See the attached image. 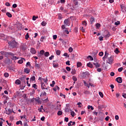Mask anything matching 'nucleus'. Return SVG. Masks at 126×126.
I'll return each mask as SVG.
<instances>
[{
    "mask_svg": "<svg viewBox=\"0 0 126 126\" xmlns=\"http://www.w3.org/2000/svg\"><path fill=\"white\" fill-rule=\"evenodd\" d=\"M84 93L85 94H90V92L88 91H85Z\"/></svg>",
    "mask_w": 126,
    "mask_h": 126,
    "instance_id": "55",
    "label": "nucleus"
},
{
    "mask_svg": "<svg viewBox=\"0 0 126 126\" xmlns=\"http://www.w3.org/2000/svg\"><path fill=\"white\" fill-rule=\"evenodd\" d=\"M24 72L28 74V73H30V69H29V68H25Z\"/></svg>",
    "mask_w": 126,
    "mask_h": 126,
    "instance_id": "13",
    "label": "nucleus"
},
{
    "mask_svg": "<svg viewBox=\"0 0 126 126\" xmlns=\"http://www.w3.org/2000/svg\"><path fill=\"white\" fill-rule=\"evenodd\" d=\"M37 18H38V16H33L32 17V20H33V21H35V20H36V19H37Z\"/></svg>",
    "mask_w": 126,
    "mask_h": 126,
    "instance_id": "48",
    "label": "nucleus"
},
{
    "mask_svg": "<svg viewBox=\"0 0 126 126\" xmlns=\"http://www.w3.org/2000/svg\"><path fill=\"white\" fill-rule=\"evenodd\" d=\"M20 48L23 51H26L27 49V46L25 43H22L20 46Z\"/></svg>",
    "mask_w": 126,
    "mask_h": 126,
    "instance_id": "4",
    "label": "nucleus"
},
{
    "mask_svg": "<svg viewBox=\"0 0 126 126\" xmlns=\"http://www.w3.org/2000/svg\"><path fill=\"white\" fill-rule=\"evenodd\" d=\"M5 110L6 112V115H8V116H9V115H10V114L12 113V110L11 109H9L7 111V110H6V108H5Z\"/></svg>",
    "mask_w": 126,
    "mask_h": 126,
    "instance_id": "8",
    "label": "nucleus"
},
{
    "mask_svg": "<svg viewBox=\"0 0 126 126\" xmlns=\"http://www.w3.org/2000/svg\"><path fill=\"white\" fill-rule=\"evenodd\" d=\"M32 88L34 89H37V85L36 84H32Z\"/></svg>",
    "mask_w": 126,
    "mask_h": 126,
    "instance_id": "47",
    "label": "nucleus"
},
{
    "mask_svg": "<svg viewBox=\"0 0 126 126\" xmlns=\"http://www.w3.org/2000/svg\"><path fill=\"white\" fill-rule=\"evenodd\" d=\"M8 44L13 49H14V48H17V46L18 45V43L16 42L14 39H12L11 41H9Z\"/></svg>",
    "mask_w": 126,
    "mask_h": 126,
    "instance_id": "1",
    "label": "nucleus"
},
{
    "mask_svg": "<svg viewBox=\"0 0 126 126\" xmlns=\"http://www.w3.org/2000/svg\"><path fill=\"white\" fill-rule=\"evenodd\" d=\"M53 64L54 67H59V63H53Z\"/></svg>",
    "mask_w": 126,
    "mask_h": 126,
    "instance_id": "32",
    "label": "nucleus"
},
{
    "mask_svg": "<svg viewBox=\"0 0 126 126\" xmlns=\"http://www.w3.org/2000/svg\"><path fill=\"white\" fill-rule=\"evenodd\" d=\"M71 73V74L74 75V74L76 73V70H75V69H72Z\"/></svg>",
    "mask_w": 126,
    "mask_h": 126,
    "instance_id": "24",
    "label": "nucleus"
},
{
    "mask_svg": "<svg viewBox=\"0 0 126 126\" xmlns=\"http://www.w3.org/2000/svg\"><path fill=\"white\" fill-rule=\"evenodd\" d=\"M68 51L69 53H72V51H73V49H72V47H69L68 49Z\"/></svg>",
    "mask_w": 126,
    "mask_h": 126,
    "instance_id": "46",
    "label": "nucleus"
},
{
    "mask_svg": "<svg viewBox=\"0 0 126 126\" xmlns=\"http://www.w3.org/2000/svg\"><path fill=\"white\" fill-rule=\"evenodd\" d=\"M54 40H57V38H58V35H54L53 36Z\"/></svg>",
    "mask_w": 126,
    "mask_h": 126,
    "instance_id": "57",
    "label": "nucleus"
},
{
    "mask_svg": "<svg viewBox=\"0 0 126 126\" xmlns=\"http://www.w3.org/2000/svg\"><path fill=\"white\" fill-rule=\"evenodd\" d=\"M6 52L5 51H1L0 52V54L2 55V56H4L5 54H6Z\"/></svg>",
    "mask_w": 126,
    "mask_h": 126,
    "instance_id": "50",
    "label": "nucleus"
},
{
    "mask_svg": "<svg viewBox=\"0 0 126 126\" xmlns=\"http://www.w3.org/2000/svg\"><path fill=\"white\" fill-rule=\"evenodd\" d=\"M42 96H47V93H46L45 92H42L41 94H40V97H42Z\"/></svg>",
    "mask_w": 126,
    "mask_h": 126,
    "instance_id": "31",
    "label": "nucleus"
},
{
    "mask_svg": "<svg viewBox=\"0 0 126 126\" xmlns=\"http://www.w3.org/2000/svg\"><path fill=\"white\" fill-rule=\"evenodd\" d=\"M12 7H13V8H16V7H17V4L15 3L13 4Z\"/></svg>",
    "mask_w": 126,
    "mask_h": 126,
    "instance_id": "61",
    "label": "nucleus"
},
{
    "mask_svg": "<svg viewBox=\"0 0 126 126\" xmlns=\"http://www.w3.org/2000/svg\"><path fill=\"white\" fill-rule=\"evenodd\" d=\"M103 39H104V37L102 36L99 37V41H103Z\"/></svg>",
    "mask_w": 126,
    "mask_h": 126,
    "instance_id": "63",
    "label": "nucleus"
},
{
    "mask_svg": "<svg viewBox=\"0 0 126 126\" xmlns=\"http://www.w3.org/2000/svg\"><path fill=\"white\" fill-rule=\"evenodd\" d=\"M54 57L55 56L54 55H52L50 57H49V60L50 61H52V60H53V59H54Z\"/></svg>",
    "mask_w": 126,
    "mask_h": 126,
    "instance_id": "64",
    "label": "nucleus"
},
{
    "mask_svg": "<svg viewBox=\"0 0 126 126\" xmlns=\"http://www.w3.org/2000/svg\"><path fill=\"white\" fill-rule=\"evenodd\" d=\"M98 55H99V57H102L104 55V53H103V52H99Z\"/></svg>",
    "mask_w": 126,
    "mask_h": 126,
    "instance_id": "54",
    "label": "nucleus"
},
{
    "mask_svg": "<svg viewBox=\"0 0 126 126\" xmlns=\"http://www.w3.org/2000/svg\"><path fill=\"white\" fill-rule=\"evenodd\" d=\"M83 25H85V26H86L87 25V23H86V21H84L82 22Z\"/></svg>",
    "mask_w": 126,
    "mask_h": 126,
    "instance_id": "53",
    "label": "nucleus"
},
{
    "mask_svg": "<svg viewBox=\"0 0 126 126\" xmlns=\"http://www.w3.org/2000/svg\"><path fill=\"white\" fill-rule=\"evenodd\" d=\"M34 66L36 69H39V68H40L41 67V64H40L39 63H35Z\"/></svg>",
    "mask_w": 126,
    "mask_h": 126,
    "instance_id": "12",
    "label": "nucleus"
},
{
    "mask_svg": "<svg viewBox=\"0 0 126 126\" xmlns=\"http://www.w3.org/2000/svg\"><path fill=\"white\" fill-rule=\"evenodd\" d=\"M113 62H114V56H111L110 57L108 58L106 60L107 63H109V64H112L113 63Z\"/></svg>",
    "mask_w": 126,
    "mask_h": 126,
    "instance_id": "2",
    "label": "nucleus"
},
{
    "mask_svg": "<svg viewBox=\"0 0 126 126\" xmlns=\"http://www.w3.org/2000/svg\"><path fill=\"white\" fill-rule=\"evenodd\" d=\"M11 54L12 55H10V56H11V60H12L13 61H16V60H18V59H19V58L16 56H14V54L11 53Z\"/></svg>",
    "mask_w": 126,
    "mask_h": 126,
    "instance_id": "5",
    "label": "nucleus"
},
{
    "mask_svg": "<svg viewBox=\"0 0 126 126\" xmlns=\"http://www.w3.org/2000/svg\"><path fill=\"white\" fill-rule=\"evenodd\" d=\"M45 87H46V85L45 84V83H41V89H42V90H44Z\"/></svg>",
    "mask_w": 126,
    "mask_h": 126,
    "instance_id": "20",
    "label": "nucleus"
},
{
    "mask_svg": "<svg viewBox=\"0 0 126 126\" xmlns=\"http://www.w3.org/2000/svg\"><path fill=\"white\" fill-rule=\"evenodd\" d=\"M89 75H90V74L88 71L83 73V77H86V76H89Z\"/></svg>",
    "mask_w": 126,
    "mask_h": 126,
    "instance_id": "11",
    "label": "nucleus"
},
{
    "mask_svg": "<svg viewBox=\"0 0 126 126\" xmlns=\"http://www.w3.org/2000/svg\"><path fill=\"white\" fill-rule=\"evenodd\" d=\"M75 114V113H74V111H71V116H72V117H73H73H74V114Z\"/></svg>",
    "mask_w": 126,
    "mask_h": 126,
    "instance_id": "58",
    "label": "nucleus"
},
{
    "mask_svg": "<svg viewBox=\"0 0 126 126\" xmlns=\"http://www.w3.org/2000/svg\"><path fill=\"white\" fill-rule=\"evenodd\" d=\"M64 24H65V25H67V26H69V25H70V23H69V20L65 19L64 21Z\"/></svg>",
    "mask_w": 126,
    "mask_h": 126,
    "instance_id": "10",
    "label": "nucleus"
},
{
    "mask_svg": "<svg viewBox=\"0 0 126 126\" xmlns=\"http://www.w3.org/2000/svg\"><path fill=\"white\" fill-rule=\"evenodd\" d=\"M73 3L75 5H78V1L76 0H73Z\"/></svg>",
    "mask_w": 126,
    "mask_h": 126,
    "instance_id": "34",
    "label": "nucleus"
},
{
    "mask_svg": "<svg viewBox=\"0 0 126 126\" xmlns=\"http://www.w3.org/2000/svg\"><path fill=\"white\" fill-rule=\"evenodd\" d=\"M28 38H29V33H27V35H25L26 40H28Z\"/></svg>",
    "mask_w": 126,
    "mask_h": 126,
    "instance_id": "43",
    "label": "nucleus"
},
{
    "mask_svg": "<svg viewBox=\"0 0 126 126\" xmlns=\"http://www.w3.org/2000/svg\"><path fill=\"white\" fill-rule=\"evenodd\" d=\"M123 69H124V67H120V68H119L118 69V71H119V72H121V71H123Z\"/></svg>",
    "mask_w": 126,
    "mask_h": 126,
    "instance_id": "49",
    "label": "nucleus"
},
{
    "mask_svg": "<svg viewBox=\"0 0 126 126\" xmlns=\"http://www.w3.org/2000/svg\"><path fill=\"white\" fill-rule=\"evenodd\" d=\"M99 96H100V97L101 98H103V97H104V94H103V93L102 92H99Z\"/></svg>",
    "mask_w": 126,
    "mask_h": 126,
    "instance_id": "38",
    "label": "nucleus"
},
{
    "mask_svg": "<svg viewBox=\"0 0 126 126\" xmlns=\"http://www.w3.org/2000/svg\"><path fill=\"white\" fill-rule=\"evenodd\" d=\"M47 24V23H46V22L43 21L41 23V25L42 26H46V25Z\"/></svg>",
    "mask_w": 126,
    "mask_h": 126,
    "instance_id": "45",
    "label": "nucleus"
},
{
    "mask_svg": "<svg viewBox=\"0 0 126 126\" xmlns=\"http://www.w3.org/2000/svg\"><path fill=\"white\" fill-rule=\"evenodd\" d=\"M109 56V53H108V52L105 51V55H104V58H105V59H108V56Z\"/></svg>",
    "mask_w": 126,
    "mask_h": 126,
    "instance_id": "25",
    "label": "nucleus"
},
{
    "mask_svg": "<svg viewBox=\"0 0 126 126\" xmlns=\"http://www.w3.org/2000/svg\"><path fill=\"white\" fill-rule=\"evenodd\" d=\"M4 76H5V77H8L9 76V74H8V73L7 72H5L4 74Z\"/></svg>",
    "mask_w": 126,
    "mask_h": 126,
    "instance_id": "40",
    "label": "nucleus"
},
{
    "mask_svg": "<svg viewBox=\"0 0 126 126\" xmlns=\"http://www.w3.org/2000/svg\"><path fill=\"white\" fill-rule=\"evenodd\" d=\"M44 54H45V51L41 50L40 51V55H41L42 56H43L44 55Z\"/></svg>",
    "mask_w": 126,
    "mask_h": 126,
    "instance_id": "44",
    "label": "nucleus"
},
{
    "mask_svg": "<svg viewBox=\"0 0 126 126\" xmlns=\"http://www.w3.org/2000/svg\"><path fill=\"white\" fill-rule=\"evenodd\" d=\"M55 84H56V82H55V81H53L52 84H50V86L51 87H54V86H55Z\"/></svg>",
    "mask_w": 126,
    "mask_h": 126,
    "instance_id": "37",
    "label": "nucleus"
},
{
    "mask_svg": "<svg viewBox=\"0 0 126 126\" xmlns=\"http://www.w3.org/2000/svg\"><path fill=\"white\" fill-rule=\"evenodd\" d=\"M23 60L25 61V59L22 58V59L19 60L18 61V63H19L20 64H21V63H23Z\"/></svg>",
    "mask_w": 126,
    "mask_h": 126,
    "instance_id": "16",
    "label": "nucleus"
},
{
    "mask_svg": "<svg viewBox=\"0 0 126 126\" xmlns=\"http://www.w3.org/2000/svg\"><path fill=\"white\" fill-rule=\"evenodd\" d=\"M15 84H17V85H19V84H21V81H20L19 79H17L15 82Z\"/></svg>",
    "mask_w": 126,
    "mask_h": 126,
    "instance_id": "18",
    "label": "nucleus"
},
{
    "mask_svg": "<svg viewBox=\"0 0 126 126\" xmlns=\"http://www.w3.org/2000/svg\"><path fill=\"white\" fill-rule=\"evenodd\" d=\"M34 99L37 104H42V101H41L40 97H37L34 98Z\"/></svg>",
    "mask_w": 126,
    "mask_h": 126,
    "instance_id": "6",
    "label": "nucleus"
},
{
    "mask_svg": "<svg viewBox=\"0 0 126 126\" xmlns=\"http://www.w3.org/2000/svg\"><path fill=\"white\" fill-rule=\"evenodd\" d=\"M35 79L36 78L35 77V76H33L30 78V81H32V82H33V81H35L36 80Z\"/></svg>",
    "mask_w": 126,
    "mask_h": 126,
    "instance_id": "17",
    "label": "nucleus"
},
{
    "mask_svg": "<svg viewBox=\"0 0 126 126\" xmlns=\"http://www.w3.org/2000/svg\"><path fill=\"white\" fill-rule=\"evenodd\" d=\"M31 65V64H30V62H28L27 63V64L26 65V66H30Z\"/></svg>",
    "mask_w": 126,
    "mask_h": 126,
    "instance_id": "62",
    "label": "nucleus"
},
{
    "mask_svg": "<svg viewBox=\"0 0 126 126\" xmlns=\"http://www.w3.org/2000/svg\"><path fill=\"white\" fill-rule=\"evenodd\" d=\"M95 21V20L94 19V18L93 17H91L90 18V22H91V24H93V23Z\"/></svg>",
    "mask_w": 126,
    "mask_h": 126,
    "instance_id": "22",
    "label": "nucleus"
},
{
    "mask_svg": "<svg viewBox=\"0 0 126 126\" xmlns=\"http://www.w3.org/2000/svg\"><path fill=\"white\" fill-rule=\"evenodd\" d=\"M90 108L91 109V110H94V107H93V106H90V105H88V110H90Z\"/></svg>",
    "mask_w": 126,
    "mask_h": 126,
    "instance_id": "36",
    "label": "nucleus"
},
{
    "mask_svg": "<svg viewBox=\"0 0 126 126\" xmlns=\"http://www.w3.org/2000/svg\"><path fill=\"white\" fill-rule=\"evenodd\" d=\"M6 15H7L8 17H10V18L12 17V15H11V14H10L9 12H6Z\"/></svg>",
    "mask_w": 126,
    "mask_h": 126,
    "instance_id": "27",
    "label": "nucleus"
},
{
    "mask_svg": "<svg viewBox=\"0 0 126 126\" xmlns=\"http://www.w3.org/2000/svg\"><path fill=\"white\" fill-rule=\"evenodd\" d=\"M21 119L22 120V119H25V120H26V115H24L23 116H21L20 117Z\"/></svg>",
    "mask_w": 126,
    "mask_h": 126,
    "instance_id": "60",
    "label": "nucleus"
},
{
    "mask_svg": "<svg viewBox=\"0 0 126 126\" xmlns=\"http://www.w3.org/2000/svg\"><path fill=\"white\" fill-rule=\"evenodd\" d=\"M5 63L6 64H9L10 63V60L9 59H7L5 62Z\"/></svg>",
    "mask_w": 126,
    "mask_h": 126,
    "instance_id": "28",
    "label": "nucleus"
},
{
    "mask_svg": "<svg viewBox=\"0 0 126 126\" xmlns=\"http://www.w3.org/2000/svg\"><path fill=\"white\" fill-rule=\"evenodd\" d=\"M53 89L56 92L57 90H60V87L58 86H56Z\"/></svg>",
    "mask_w": 126,
    "mask_h": 126,
    "instance_id": "19",
    "label": "nucleus"
},
{
    "mask_svg": "<svg viewBox=\"0 0 126 126\" xmlns=\"http://www.w3.org/2000/svg\"><path fill=\"white\" fill-rule=\"evenodd\" d=\"M10 55H12L11 52H6L4 56L6 58H8V56H10Z\"/></svg>",
    "mask_w": 126,
    "mask_h": 126,
    "instance_id": "14",
    "label": "nucleus"
},
{
    "mask_svg": "<svg viewBox=\"0 0 126 126\" xmlns=\"http://www.w3.org/2000/svg\"><path fill=\"white\" fill-rule=\"evenodd\" d=\"M93 64H94L96 68H98V67H100L101 66V65L99 64L98 63H94Z\"/></svg>",
    "mask_w": 126,
    "mask_h": 126,
    "instance_id": "15",
    "label": "nucleus"
},
{
    "mask_svg": "<svg viewBox=\"0 0 126 126\" xmlns=\"http://www.w3.org/2000/svg\"><path fill=\"white\" fill-rule=\"evenodd\" d=\"M82 65V63L81 62H78L77 63V67H80Z\"/></svg>",
    "mask_w": 126,
    "mask_h": 126,
    "instance_id": "30",
    "label": "nucleus"
},
{
    "mask_svg": "<svg viewBox=\"0 0 126 126\" xmlns=\"http://www.w3.org/2000/svg\"><path fill=\"white\" fill-rule=\"evenodd\" d=\"M45 83H47L48 82V79L46 78V79L42 78L41 79Z\"/></svg>",
    "mask_w": 126,
    "mask_h": 126,
    "instance_id": "51",
    "label": "nucleus"
},
{
    "mask_svg": "<svg viewBox=\"0 0 126 126\" xmlns=\"http://www.w3.org/2000/svg\"><path fill=\"white\" fill-rule=\"evenodd\" d=\"M88 59H90L91 61H93L94 59L93 58L92 56H89L88 57Z\"/></svg>",
    "mask_w": 126,
    "mask_h": 126,
    "instance_id": "59",
    "label": "nucleus"
},
{
    "mask_svg": "<svg viewBox=\"0 0 126 126\" xmlns=\"http://www.w3.org/2000/svg\"><path fill=\"white\" fill-rule=\"evenodd\" d=\"M26 78V77H22L21 78H20V79L21 80V81H22L23 82H24V83H26L25 82V79Z\"/></svg>",
    "mask_w": 126,
    "mask_h": 126,
    "instance_id": "21",
    "label": "nucleus"
},
{
    "mask_svg": "<svg viewBox=\"0 0 126 126\" xmlns=\"http://www.w3.org/2000/svg\"><path fill=\"white\" fill-rule=\"evenodd\" d=\"M44 56L45 57H46V58H48V57H49V56H50V53H49V52H46L44 53Z\"/></svg>",
    "mask_w": 126,
    "mask_h": 126,
    "instance_id": "26",
    "label": "nucleus"
},
{
    "mask_svg": "<svg viewBox=\"0 0 126 126\" xmlns=\"http://www.w3.org/2000/svg\"><path fill=\"white\" fill-rule=\"evenodd\" d=\"M42 110H44V107H43V105H41L40 106V109H38V110L39 111L40 113H41V112H42Z\"/></svg>",
    "mask_w": 126,
    "mask_h": 126,
    "instance_id": "39",
    "label": "nucleus"
},
{
    "mask_svg": "<svg viewBox=\"0 0 126 126\" xmlns=\"http://www.w3.org/2000/svg\"><path fill=\"white\" fill-rule=\"evenodd\" d=\"M115 80L118 83H122L123 82V79L121 77L117 78Z\"/></svg>",
    "mask_w": 126,
    "mask_h": 126,
    "instance_id": "7",
    "label": "nucleus"
},
{
    "mask_svg": "<svg viewBox=\"0 0 126 126\" xmlns=\"http://www.w3.org/2000/svg\"><path fill=\"white\" fill-rule=\"evenodd\" d=\"M87 66L90 67L91 68H93V65L90 63H87Z\"/></svg>",
    "mask_w": 126,
    "mask_h": 126,
    "instance_id": "23",
    "label": "nucleus"
},
{
    "mask_svg": "<svg viewBox=\"0 0 126 126\" xmlns=\"http://www.w3.org/2000/svg\"><path fill=\"white\" fill-rule=\"evenodd\" d=\"M120 24H121V22L119 21L115 23V25H116L117 26H118V25H120Z\"/></svg>",
    "mask_w": 126,
    "mask_h": 126,
    "instance_id": "41",
    "label": "nucleus"
},
{
    "mask_svg": "<svg viewBox=\"0 0 126 126\" xmlns=\"http://www.w3.org/2000/svg\"><path fill=\"white\" fill-rule=\"evenodd\" d=\"M95 26H96V28H97V29H99V27H101V25H100V24H99V23H96V24H95Z\"/></svg>",
    "mask_w": 126,
    "mask_h": 126,
    "instance_id": "33",
    "label": "nucleus"
},
{
    "mask_svg": "<svg viewBox=\"0 0 126 126\" xmlns=\"http://www.w3.org/2000/svg\"><path fill=\"white\" fill-rule=\"evenodd\" d=\"M30 52L32 55H35V54L37 53V51H36V50L34 49V48H31Z\"/></svg>",
    "mask_w": 126,
    "mask_h": 126,
    "instance_id": "9",
    "label": "nucleus"
},
{
    "mask_svg": "<svg viewBox=\"0 0 126 126\" xmlns=\"http://www.w3.org/2000/svg\"><path fill=\"white\" fill-rule=\"evenodd\" d=\"M110 36L111 33H110L108 31L106 30L104 32L103 37H104V38H109Z\"/></svg>",
    "mask_w": 126,
    "mask_h": 126,
    "instance_id": "3",
    "label": "nucleus"
},
{
    "mask_svg": "<svg viewBox=\"0 0 126 126\" xmlns=\"http://www.w3.org/2000/svg\"><path fill=\"white\" fill-rule=\"evenodd\" d=\"M56 55H57V56H60V55H61V51L60 50H57L56 51Z\"/></svg>",
    "mask_w": 126,
    "mask_h": 126,
    "instance_id": "42",
    "label": "nucleus"
},
{
    "mask_svg": "<svg viewBox=\"0 0 126 126\" xmlns=\"http://www.w3.org/2000/svg\"><path fill=\"white\" fill-rule=\"evenodd\" d=\"M115 53L116 54H118V53H120V51L119 50V48H116Z\"/></svg>",
    "mask_w": 126,
    "mask_h": 126,
    "instance_id": "52",
    "label": "nucleus"
},
{
    "mask_svg": "<svg viewBox=\"0 0 126 126\" xmlns=\"http://www.w3.org/2000/svg\"><path fill=\"white\" fill-rule=\"evenodd\" d=\"M66 69L67 70V71H70L71 68L70 67L67 66L66 67Z\"/></svg>",
    "mask_w": 126,
    "mask_h": 126,
    "instance_id": "56",
    "label": "nucleus"
},
{
    "mask_svg": "<svg viewBox=\"0 0 126 126\" xmlns=\"http://www.w3.org/2000/svg\"><path fill=\"white\" fill-rule=\"evenodd\" d=\"M72 80L74 82H76V81H77V78H76L75 76H72Z\"/></svg>",
    "mask_w": 126,
    "mask_h": 126,
    "instance_id": "29",
    "label": "nucleus"
},
{
    "mask_svg": "<svg viewBox=\"0 0 126 126\" xmlns=\"http://www.w3.org/2000/svg\"><path fill=\"white\" fill-rule=\"evenodd\" d=\"M57 115L58 116H62L63 115V111H59L58 113H57Z\"/></svg>",
    "mask_w": 126,
    "mask_h": 126,
    "instance_id": "35",
    "label": "nucleus"
}]
</instances>
